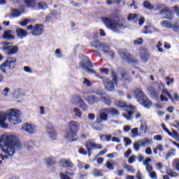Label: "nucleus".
Listing matches in <instances>:
<instances>
[{"instance_id":"nucleus-44","label":"nucleus","mask_w":179,"mask_h":179,"mask_svg":"<svg viewBox=\"0 0 179 179\" xmlns=\"http://www.w3.org/2000/svg\"><path fill=\"white\" fill-rule=\"evenodd\" d=\"M93 174L94 177H102L103 171L100 169H94L93 171Z\"/></svg>"},{"instance_id":"nucleus-41","label":"nucleus","mask_w":179,"mask_h":179,"mask_svg":"<svg viewBox=\"0 0 179 179\" xmlns=\"http://www.w3.org/2000/svg\"><path fill=\"white\" fill-rule=\"evenodd\" d=\"M17 51H19V48L17 46H11L8 55H13V54H16Z\"/></svg>"},{"instance_id":"nucleus-50","label":"nucleus","mask_w":179,"mask_h":179,"mask_svg":"<svg viewBox=\"0 0 179 179\" xmlns=\"http://www.w3.org/2000/svg\"><path fill=\"white\" fill-rule=\"evenodd\" d=\"M133 148L136 152H139V149L141 148V143H139V141L134 143Z\"/></svg>"},{"instance_id":"nucleus-51","label":"nucleus","mask_w":179,"mask_h":179,"mask_svg":"<svg viewBox=\"0 0 179 179\" xmlns=\"http://www.w3.org/2000/svg\"><path fill=\"white\" fill-rule=\"evenodd\" d=\"M148 93L150 94V96H157V92H156V90H155L154 87H149L148 88Z\"/></svg>"},{"instance_id":"nucleus-56","label":"nucleus","mask_w":179,"mask_h":179,"mask_svg":"<svg viewBox=\"0 0 179 179\" xmlns=\"http://www.w3.org/2000/svg\"><path fill=\"white\" fill-rule=\"evenodd\" d=\"M143 5H144V8H146L147 9H153V6H152L150 3L148 1H145Z\"/></svg>"},{"instance_id":"nucleus-46","label":"nucleus","mask_w":179,"mask_h":179,"mask_svg":"<svg viewBox=\"0 0 179 179\" xmlns=\"http://www.w3.org/2000/svg\"><path fill=\"white\" fill-rule=\"evenodd\" d=\"M101 141H106V142H110L111 141V136L110 135H101L100 136Z\"/></svg>"},{"instance_id":"nucleus-25","label":"nucleus","mask_w":179,"mask_h":179,"mask_svg":"<svg viewBox=\"0 0 179 179\" xmlns=\"http://www.w3.org/2000/svg\"><path fill=\"white\" fill-rule=\"evenodd\" d=\"M153 31H156V28L152 25H146L144 27L143 33L144 34H152Z\"/></svg>"},{"instance_id":"nucleus-64","label":"nucleus","mask_w":179,"mask_h":179,"mask_svg":"<svg viewBox=\"0 0 179 179\" xmlns=\"http://www.w3.org/2000/svg\"><path fill=\"white\" fill-rule=\"evenodd\" d=\"M146 171H148V173H151L152 171H153V166H152V165H147L146 166Z\"/></svg>"},{"instance_id":"nucleus-10","label":"nucleus","mask_w":179,"mask_h":179,"mask_svg":"<svg viewBox=\"0 0 179 179\" xmlns=\"http://www.w3.org/2000/svg\"><path fill=\"white\" fill-rule=\"evenodd\" d=\"M101 96V101L107 104V106H111V98L106 92L101 91L97 93Z\"/></svg>"},{"instance_id":"nucleus-26","label":"nucleus","mask_w":179,"mask_h":179,"mask_svg":"<svg viewBox=\"0 0 179 179\" xmlns=\"http://www.w3.org/2000/svg\"><path fill=\"white\" fill-rule=\"evenodd\" d=\"M85 100L89 103V104H94V103H97L98 101H100V99L99 98H96L94 95H90L87 98L85 97Z\"/></svg>"},{"instance_id":"nucleus-1","label":"nucleus","mask_w":179,"mask_h":179,"mask_svg":"<svg viewBox=\"0 0 179 179\" xmlns=\"http://www.w3.org/2000/svg\"><path fill=\"white\" fill-rule=\"evenodd\" d=\"M0 149L5 155H1V159L6 160L15 155V150L22 149V143L16 135L3 134L0 136Z\"/></svg>"},{"instance_id":"nucleus-31","label":"nucleus","mask_w":179,"mask_h":179,"mask_svg":"<svg viewBox=\"0 0 179 179\" xmlns=\"http://www.w3.org/2000/svg\"><path fill=\"white\" fill-rule=\"evenodd\" d=\"M134 95L136 96L137 100L138 99H143L145 96V94L141 90H136L134 91Z\"/></svg>"},{"instance_id":"nucleus-60","label":"nucleus","mask_w":179,"mask_h":179,"mask_svg":"<svg viewBox=\"0 0 179 179\" xmlns=\"http://www.w3.org/2000/svg\"><path fill=\"white\" fill-rule=\"evenodd\" d=\"M154 141H163V137L162 135H156L154 136Z\"/></svg>"},{"instance_id":"nucleus-21","label":"nucleus","mask_w":179,"mask_h":179,"mask_svg":"<svg viewBox=\"0 0 179 179\" xmlns=\"http://www.w3.org/2000/svg\"><path fill=\"white\" fill-rule=\"evenodd\" d=\"M83 100L80 96L78 94H75L71 96V99H70V103L71 104H79L81 103V101Z\"/></svg>"},{"instance_id":"nucleus-32","label":"nucleus","mask_w":179,"mask_h":179,"mask_svg":"<svg viewBox=\"0 0 179 179\" xmlns=\"http://www.w3.org/2000/svg\"><path fill=\"white\" fill-rule=\"evenodd\" d=\"M151 143H152V140L146 138L139 141V143L141 144V146H143V147L148 146V145H150Z\"/></svg>"},{"instance_id":"nucleus-40","label":"nucleus","mask_w":179,"mask_h":179,"mask_svg":"<svg viewBox=\"0 0 179 179\" xmlns=\"http://www.w3.org/2000/svg\"><path fill=\"white\" fill-rule=\"evenodd\" d=\"M172 167L176 169L178 171H179V159H174L172 162Z\"/></svg>"},{"instance_id":"nucleus-33","label":"nucleus","mask_w":179,"mask_h":179,"mask_svg":"<svg viewBox=\"0 0 179 179\" xmlns=\"http://www.w3.org/2000/svg\"><path fill=\"white\" fill-rule=\"evenodd\" d=\"M115 104L119 108H125L128 107V105H127V103L124 101H117L115 103Z\"/></svg>"},{"instance_id":"nucleus-8","label":"nucleus","mask_w":179,"mask_h":179,"mask_svg":"<svg viewBox=\"0 0 179 179\" xmlns=\"http://www.w3.org/2000/svg\"><path fill=\"white\" fill-rule=\"evenodd\" d=\"M120 57L123 58L128 64H135L138 62V59L134 55H131L127 50H124L120 53Z\"/></svg>"},{"instance_id":"nucleus-38","label":"nucleus","mask_w":179,"mask_h":179,"mask_svg":"<svg viewBox=\"0 0 179 179\" xmlns=\"http://www.w3.org/2000/svg\"><path fill=\"white\" fill-rule=\"evenodd\" d=\"M48 8V4L44 1H40L38 3V9L44 10Z\"/></svg>"},{"instance_id":"nucleus-29","label":"nucleus","mask_w":179,"mask_h":179,"mask_svg":"<svg viewBox=\"0 0 179 179\" xmlns=\"http://www.w3.org/2000/svg\"><path fill=\"white\" fill-rule=\"evenodd\" d=\"M2 45L3 51H6V52L8 55L9 52L10 51V48H12V43L9 42H3Z\"/></svg>"},{"instance_id":"nucleus-28","label":"nucleus","mask_w":179,"mask_h":179,"mask_svg":"<svg viewBox=\"0 0 179 179\" xmlns=\"http://www.w3.org/2000/svg\"><path fill=\"white\" fill-rule=\"evenodd\" d=\"M47 132L50 136H54V135H55V130H54V125H52V123L48 124Z\"/></svg>"},{"instance_id":"nucleus-18","label":"nucleus","mask_w":179,"mask_h":179,"mask_svg":"<svg viewBox=\"0 0 179 179\" xmlns=\"http://www.w3.org/2000/svg\"><path fill=\"white\" fill-rule=\"evenodd\" d=\"M59 165L61 166V167H64V169H66L67 167L72 169L73 167V163L66 159L60 160Z\"/></svg>"},{"instance_id":"nucleus-16","label":"nucleus","mask_w":179,"mask_h":179,"mask_svg":"<svg viewBox=\"0 0 179 179\" xmlns=\"http://www.w3.org/2000/svg\"><path fill=\"white\" fill-rule=\"evenodd\" d=\"M138 103L140 104H142L143 107H145V108H149L150 107H152V101L149 100V98L146 97L145 96L143 98L138 99Z\"/></svg>"},{"instance_id":"nucleus-53","label":"nucleus","mask_w":179,"mask_h":179,"mask_svg":"<svg viewBox=\"0 0 179 179\" xmlns=\"http://www.w3.org/2000/svg\"><path fill=\"white\" fill-rule=\"evenodd\" d=\"M149 177L151 179H157V173L155 171H151L148 173Z\"/></svg>"},{"instance_id":"nucleus-52","label":"nucleus","mask_w":179,"mask_h":179,"mask_svg":"<svg viewBox=\"0 0 179 179\" xmlns=\"http://www.w3.org/2000/svg\"><path fill=\"white\" fill-rule=\"evenodd\" d=\"M138 131H139V129H138V128H134L131 130L132 138H136V136H138V135H139V134H138Z\"/></svg>"},{"instance_id":"nucleus-35","label":"nucleus","mask_w":179,"mask_h":179,"mask_svg":"<svg viewBox=\"0 0 179 179\" xmlns=\"http://www.w3.org/2000/svg\"><path fill=\"white\" fill-rule=\"evenodd\" d=\"M25 5L28 8H36V1L35 0H24Z\"/></svg>"},{"instance_id":"nucleus-23","label":"nucleus","mask_w":179,"mask_h":179,"mask_svg":"<svg viewBox=\"0 0 179 179\" xmlns=\"http://www.w3.org/2000/svg\"><path fill=\"white\" fill-rule=\"evenodd\" d=\"M163 94H166L167 96L170 99V100H171V101H174V100L178 101L179 100V95L178 93L177 92H174L173 97L171 96V94H170V92H167V90H163Z\"/></svg>"},{"instance_id":"nucleus-4","label":"nucleus","mask_w":179,"mask_h":179,"mask_svg":"<svg viewBox=\"0 0 179 179\" xmlns=\"http://www.w3.org/2000/svg\"><path fill=\"white\" fill-rule=\"evenodd\" d=\"M112 80H110V79L108 78H103V83L108 92H114V89H115V85H117V83L118 82V77L117 76V73L114 71V70H112Z\"/></svg>"},{"instance_id":"nucleus-39","label":"nucleus","mask_w":179,"mask_h":179,"mask_svg":"<svg viewBox=\"0 0 179 179\" xmlns=\"http://www.w3.org/2000/svg\"><path fill=\"white\" fill-rule=\"evenodd\" d=\"M166 174H167L168 176H169L170 177H174V178H176V177H178V176H179L178 173H177L176 172H175V171H173V170L169 169H166Z\"/></svg>"},{"instance_id":"nucleus-17","label":"nucleus","mask_w":179,"mask_h":179,"mask_svg":"<svg viewBox=\"0 0 179 179\" xmlns=\"http://www.w3.org/2000/svg\"><path fill=\"white\" fill-rule=\"evenodd\" d=\"M76 132L73 130L69 129L66 133V138L69 139L71 142H76Z\"/></svg>"},{"instance_id":"nucleus-14","label":"nucleus","mask_w":179,"mask_h":179,"mask_svg":"<svg viewBox=\"0 0 179 179\" xmlns=\"http://www.w3.org/2000/svg\"><path fill=\"white\" fill-rule=\"evenodd\" d=\"M161 15H164V19H168L169 20H171L174 16L173 12L167 7H164L161 10Z\"/></svg>"},{"instance_id":"nucleus-6","label":"nucleus","mask_w":179,"mask_h":179,"mask_svg":"<svg viewBox=\"0 0 179 179\" xmlns=\"http://www.w3.org/2000/svg\"><path fill=\"white\" fill-rule=\"evenodd\" d=\"M16 65V59L13 57H8L6 62H4L0 66V69L3 73H6L9 69H12V68H15Z\"/></svg>"},{"instance_id":"nucleus-20","label":"nucleus","mask_w":179,"mask_h":179,"mask_svg":"<svg viewBox=\"0 0 179 179\" xmlns=\"http://www.w3.org/2000/svg\"><path fill=\"white\" fill-rule=\"evenodd\" d=\"M161 25L162 26V27H166V29H173V30H177V29H179V24L174 26L169 22V21L167 20L162 22Z\"/></svg>"},{"instance_id":"nucleus-49","label":"nucleus","mask_w":179,"mask_h":179,"mask_svg":"<svg viewBox=\"0 0 179 179\" xmlns=\"http://www.w3.org/2000/svg\"><path fill=\"white\" fill-rule=\"evenodd\" d=\"M138 16L139 15L138 14L130 13L129 15V16L127 17V20H136V19H138Z\"/></svg>"},{"instance_id":"nucleus-36","label":"nucleus","mask_w":179,"mask_h":179,"mask_svg":"<svg viewBox=\"0 0 179 179\" xmlns=\"http://www.w3.org/2000/svg\"><path fill=\"white\" fill-rule=\"evenodd\" d=\"M10 31H6L4 32L3 35V38L6 39V40H13V38H15V36L10 34Z\"/></svg>"},{"instance_id":"nucleus-42","label":"nucleus","mask_w":179,"mask_h":179,"mask_svg":"<svg viewBox=\"0 0 179 179\" xmlns=\"http://www.w3.org/2000/svg\"><path fill=\"white\" fill-rule=\"evenodd\" d=\"M169 136H172V138H173V139H176V141L179 140L178 132H177L176 130H173V131L170 132V134H169Z\"/></svg>"},{"instance_id":"nucleus-54","label":"nucleus","mask_w":179,"mask_h":179,"mask_svg":"<svg viewBox=\"0 0 179 179\" xmlns=\"http://www.w3.org/2000/svg\"><path fill=\"white\" fill-rule=\"evenodd\" d=\"M125 169L127 170V171H129L130 173H135V169H134V166H131V165H127L125 166Z\"/></svg>"},{"instance_id":"nucleus-34","label":"nucleus","mask_w":179,"mask_h":179,"mask_svg":"<svg viewBox=\"0 0 179 179\" xmlns=\"http://www.w3.org/2000/svg\"><path fill=\"white\" fill-rule=\"evenodd\" d=\"M108 110V114L113 115V117H117L120 115V112L116 108H107Z\"/></svg>"},{"instance_id":"nucleus-43","label":"nucleus","mask_w":179,"mask_h":179,"mask_svg":"<svg viewBox=\"0 0 179 179\" xmlns=\"http://www.w3.org/2000/svg\"><path fill=\"white\" fill-rule=\"evenodd\" d=\"M73 113H75V117H78V118H82V112L79 108H74Z\"/></svg>"},{"instance_id":"nucleus-9","label":"nucleus","mask_w":179,"mask_h":179,"mask_svg":"<svg viewBox=\"0 0 179 179\" xmlns=\"http://www.w3.org/2000/svg\"><path fill=\"white\" fill-rule=\"evenodd\" d=\"M81 68L86 71L88 73H96L94 70L90 69V68H93V63L90 61L89 57L85 56L83 64H81Z\"/></svg>"},{"instance_id":"nucleus-57","label":"nucleus","mask_w":179,"mask_h":179,"mask_svg":"<svg viewBox=\"0 0 179 179\" xmlns=\"http://www.w3.org/2000/svg\"><path fill=\"white\" fill-rule=\"evenodd\" d=\"M135 159H136V156L133 155L129 157L128 162L129 164H132V163H135Z\"/></svg>"},{"instance_id":"nucleus-37","label":"nucleus","mask_w":179,"mask_h":179,"mask_svg":"<svg viewBox=\"0 0 179 179\" xmlns=\"http://www.w3.org/2000/svg\"><path fill=\"white\" fill-rule=\"evenodd\" d=\"M148 131V123L146 122H141L140 126V132H143V134H146Z\"/></svg>"},{"instance_id":"nucleus-61","label":"nucleus","mask_w":179,"mask_h":179,"mask_svg":"<svg viewBox=\"0 0 179 179\" xmlns=\"http://www.w3.org/2000/svg\"><path fill=\"white\" fill-rule=\"evenodd\" d=\"M134 44H137L139 45L140 44H142L143 43V39L142 38H139L137 40L134 41Z\"/></svg>"},{"instance_id":"nucleus-11","label":"nucleus","mask_w":179,"mask_h":179,"mask_svg":"<svg viewBox=\"0 0 179 179\" xmlns=\"http://www.w3.org/2000/svg\"><path fill=\"white\" fill-rule=\"evenodd\" d=\"M85 145H87L88 148H90L92 150L94 149L101 150L103 149V145L94 142V140H89L85 143Z\"/></svg>"},{"instance_id":"nucleus-22","label":"nucleus","mask_w":179,"mask_h":179,"mask_svg":"<svg viewBox=\"0 0 179 179\" xmlns=\"http://www.w3.org/2000/svg\"><path fill=\"white\" fill-rule=\"evenodd\" d=\"M16 34L21 40H22L24 37H27V31L22 28L16 29Z\"/></svg>"},{"instance_id":"nucleus-24","label":"nucleus","mask_w":179,"mask_h":179,"mask_svg":"<svg viewBox=\"0 0 179 179\" xmlns=\"http://www.w3.org/2000/svg\"><path fill=\"white\" fill-rule=\"evenodd\" d=\"M69 127H70L69 129L71 131H73L77 133L78 131H79L80 124L78 123V122L71 121L69 122Z\"/></svg>"},{"instance_id":"nucleus-19","label":"nucleus","mask_w":179,"mask_h":179,"mask_svg":"<svg viewBox=\"0 0 179 179\" xmlns=\"http://www.w3.org/2000/svg\"><path fill=\"white\" fill-rule=\"evenodd\" d=\"M149 52H147L146 50L142 49L140 52V58L143 62H147L148 59H149Z\"/></svg>"},{"instance_id":"nucleus-12","label":"nucleus","mask_w":179,"mask_h":179,"mask_svg":"<svg viewBox=\"0 0 179 179\" xmlns=\"http://www.w3.org/2000/svg\"><path fill=\"white\" fill-rule=\"evenodd\" d=\"M44 31V27L41 24H36L31 31L34 36H41Z\"/></svg>"},{"instance_id":"nucleus-15","label":"nucleus","mask_w":179,"mask_h":179,"mask_svg":"<svg viewBox=\"0 0 179 179\" xmlns=\"http://www.w3.org/2000/svg\"><path fill=\"white\" fill-rule=\"evenodd\" d=\"M108 118V109L104 108L101 110L99 117H97V122H101V121H107Z\"/></svg>"},{"instance_id":"nucleus-55","label":"nucleus","mask_w":179,"mask_h":179,"mask_svg":"<svg viewBox=\"0 0 179 179\" xmlns=\"http://www.w3.org/2000/svg\"><path fill=\"white\" fill-rule=\"evenodd\" d=\"M106 167L109 170H114V164H113L111 162H108L106 163Z\"/></svg>"},{"instance_id":"nucleus-13","label":"nucleus","mask_w":179,"mask_h":179,"mask_svg":"<svg viewBox=\"0 0 179 179\" xmlns=\"http://www.w3.org/2000/svg\"><path fill=\"white\" fill-rule=\"evenodd\" d=\"M22 131L28 132V134H36V125L26 123L22 126Z\"/></svg>"},{"instance_id":"nucleus-62","label":"nucleus","mask_w":179,"mask_h":179,"mask_svg":"<svg viewBox=\"0 0 179 179\" xmlns=\"http://www.w3.org/2000/svg\"><path fill=\"white\" fill-rule=\"evenodd\" d=\"M24 71L27 72V73H33V71H31V69L29 66H24Z\"/></svg>"},{"instance_id":"nucleus-5","label":"nucleus","mask_w":179,"mask_h":179,"mask_svg":"<svg viewBox=\"0 0 179 179\" xmlns=\"http://www.w3.org/2000/svg\"><path fill=\"white\" fill-rule=\"evenodd\" d=\"M94 44L95 48L99 50V51H102L106 55H108L111 58L114 57V52L111 50L110 45H107V43H103L99 41H95Z\"/></svg>"},{"instance_id":"nucleus-27","label":"nucleus","mask_w":179,"mask_h":179,"mask_svg":"<svg viewBox=\"0 0 179 179\" xmlns=\"http://www.w3.org/2000/svg\"><path fill=\"white\" fill-rule=\"evenodd\" d=\"M45 163L48 166V167H51V166H54L55 163V157H49L45 159Z\"/></svg>"},{"instance_id":"nucleus-63","label":"nucleus","mask_w":179,"mask_h":179,"mask_svg":"<svg viewBox=\"0 0 179 179\" xmlns=\"http://www.w3.org/2000/svg\"><path fill=\"white\" fill-rule=\"evenodd\" d=\"M55 55L57 58H61L62 57V54L61 53V50L59 49L56 50Z\"/></svg>"},{"instance_id":"nucleus-47","label":"nucleus","mask_w":179,"mask_h":179,"mask_svg":"<svg viewBox=\"0 0 179 179\" xmlns=\"http://www.w3.org/2000/svg\"><path fill=\"white\" fill-rule=\"evenodd\" d=\"M171 156H176V150H171L166 155L165 159H170Z\"/></svg>"},{"instance_id":"nucleus-58","label":"nucleus","mask_w":179,"mask_h":179,"mask_svg":"<svg viewBox=\"0 0 179 179\" xmlns=\"http://www.w3.org/2000/svg\"><path fill=\"white\" fill-rule=\"evenodd\" d=\"M150 162H152V159L150 158H146L143 162V166H149V163H150Z\"/></svg>"},{"instance_id":"nucleus-59","label":"nucleus","mask_w":179,"mask_h":179,"mask_svg":"<svg viewBox=\"0 0 179 179\" xmlns=\"http://www.w3.org/2000/svg\"><path fill=\"white\" fill-rule=\"evenodd\" d=\"M83 83L85 85V86H92V83H90V80H87V78H85Z\"/></svg>"},{"instance_id":"nucleus-30","label":"nucleus","mask_w":179,"mask_h":179,"mask_svg":"<svg viewBox=\"0 0 179 179\" xmlns=\"http://www.w3.org/2000/svg\"><path fill=\"white\" fill-rule=\"evenodd\" d=\"M20 15H22V13H20V10L15 8L10 9V15L12 16V17H19Z\"/></svg>"},{"instance_id":"nucleus-3","label":"nucleus","mask_w":179,"mask_h":179,"mask_svg":"<svg viewBox=\"0 0 179 179\" xmlns=\"http://www.w3.org/2000/svg\"><path fill=\"white\" fill-rule=\"evenodd\" d=\"M103 23L108 27L112 30V31H118L120 29H121V24L118 23L115 20L113 17H103L101 18Z\"/></svg>"},{"instance_id":"nucleus-48","label":"nucleus","mask_w":179,"mask_h":179,"mask_svg":"<svg viewBox=\"0 0 179 179\" xmlns=\"http://www.w3.org/2000/svg\"><path fill=\"white\" fill-rule=\"evenodd\" d=\"M31 19H25L23 21H22L20 24V26H22V27H26V26H27V24H29V23H30V22H31Z\"/></svg>"},{"instance_id":"nucleus-2","label":"nucleus","mask_w":179,"mask_h":179,"mask_svg":"<svg viewBox=\"0 0 179 179\" xmlns=\"http://www.w3.org/2000/svg\"><path fill=\"white\" fill-rule=\"evenodd\" d=\"M20 115H22V112L15 108L8 110L6 112H0V127L1 128H8V124L5 123L6 119L8 120L11 125L20 124L22 122Z\"/></svg>"},{"instance_id":"nucleus-45","label":"nucleus","mask_w":179,"mask_h":179,"mask_svg":"<svg viewBox=\"0 0 179 179\" xmlns=\"http://www.w3.org/2000/svg\"><path fill=\"white\" fill-rule=\"evenodd\" d=\"M80 108H82L84 111L87 110V108H89V106H87V104L85 103V101L83 99L82 100L81 103H79Z\"/></svg>"},{"instance_id":"nucleus-7","label":"nucleus","mask_w":179,"mask_h":179,"mask_svg":"<svg viewBox=\"0 0 179 179\" xmlns=\"http://www.w3.org/2000/svg\"><path fill=\"white\" fill-rule=\"evenodd\" d=\"M129 111H127L126 113L122 114V117L125 118L127 121L132 120V115L135 114V118L136 120H138V118H141L142 117V113L138 112L136 110V108L130 106H129Z\"/></svg>"}]
</instances>
